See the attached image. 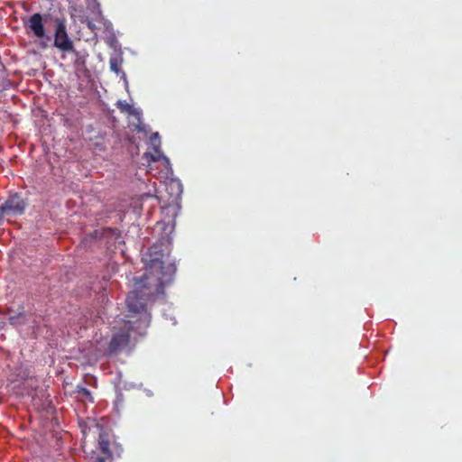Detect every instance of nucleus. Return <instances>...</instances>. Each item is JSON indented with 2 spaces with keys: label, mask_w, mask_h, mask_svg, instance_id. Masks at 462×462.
Here are the masks:
<instances>
[{
  "label": "nucleus",
  "mask_w": 462,
  "mask_h": 462,
  "mask_svg": "<svg viewBox=\"0 0 462 462\" xmlns=\"http://www.w3.org/2000/svg\"><path fill=\"white\" fill-rule=\"evenodd\" d=\"M174 273L173 265L165 266L161 259L152 258L146 265L143 275L134 279V290L127 295L125 303L130 313L128 318L137 316V319L122 320L120 327H114L106 350L108 355L116 354L126 346L132 331L141 334L148 327L151 316L146 310V303L152 296L162 291L164 286L171 282Z\"/></svg>",
  "instance_id": "1"
},
{
  "label": "nucleus",
  "mask_w": 462,
  "mask_h": 462,
  "mask_svg": "<svg viewBox=\"0 0 462 462\" xmlns=\"http://www.w3.org/2000/svg\"><path fill=\"white\" fill-rule=\"evenodd\" d=\"M55 32H54V41L53 46L59 49L62 52H70L76 51L74 49V43L72 40L69 37L67 32V24L64 18H55Z\"/></svg>",
  "instance_id": "2"
},
{
  "label": "nucleus",
  "mask_w": 462,
  "mask_h": 462,
  "mask_svg": "<svg viewBox=\"0 0 462 462\" xmlns=\"http://www.w3.org/2000/svg\"><path fill=\"white\" fill-rule=\"evenodd\" d=\"M24 26L32 32L34 37L45 40L46 42L51 41V37L46 34L43 17L40 13H35L31 15L28 20L24 22Z\"/></svg>",
  "instance_id": "3"
},
{
  "label": "nucleus",
  "mask_w": 462,
  "mask_h": 462,
  "mask_svg": "<svg viewBox=\"0 0 462 462\" xmlns=\"http://www.w3.org/2000/svg\"><path fill=\"white\" fill-rule=\"evenodd\" d=\"M26 207L24 200L17 194H14L8 198V199L0 206V211L3 214H23Z\"/></svg>",
  "instance_id": "4"
},
{
  "label": "nucleus",
  "mask_w": 462,
  "mask_h": 462,
  "mask_svg": "<svg viewBox=\"0 0 462 462\" xmlns=\"http://www.w3.org/2000/svg\"><path fill=\"white\" fill-rule=\"evenodd\" d=\"M123 63V58L120 55H115L109 59L110 69L116 74H122L125 76V72L121 69Z\"/></svg>",
  "instance_id": "5"
},
{
  "label": "nucleus",
  "mask_w": 462,
  "mask_h": 462,
  "mask_svg": "<svg viewBox=\"0 0 462 462\" xmlns=\"http://www.w3.org/2000/svg\"><path fill=\"white\" fill-rule=\"evenodd\" d=\"M75 393H77V398L80 401H88L90 402H94L90 391L81 385H78L76 387Z\"/></svg>",
  "instance_id": "6"
},
{
  "label": "nucleus",
  "mask_w": 462,
  "mask_h": 462,
  "mask_svg": "<svg viewBox=\"0 0 462 462\" xmlns=\"http://www.w3.org/2000/svg\"><path fill=\"white\" fill-rule=\"evenodd\" d=\"M98 448L100 451L107 456L108 457H111V452L109 449V441L106 439V434L101 433L98 438Z\"/></svg>",
  "instance_id": "7"
},
{
  "label": "nucleus",
  "mask_w": 462,
  "mask_h": 462,
  "mask_svg": "<svg viewBox=\"0 0 462 462\" xmlns=\"http://www.w3.org/2000/svg\"><path fill=\"white\" fill-rule=\"evenodd\" d=\"M151 143L153 146L156 145V143H158V144H160V139H159V134L158 133H154L153 134H152L151 136Z\"/></svg>",
  "instance_id": "8"
},
{
  "label": "nucleus",
  "mask_w": 462,
  "mask_h": 462,
  "mask_svg": "<svg viewBox=\"0 0 462 462\" xmlns=\"http://www.w3.org/2000/svg\"><path fill=\"white\" fill-rule=\"evenodd\" d=\"M176 186H177V195H179V193L180 192V185L179 183H176Z\"/></svg>",
  "instance_id": "9"
},
{
  "label": "nucleus",
  "mask_w": 462,
  "mask_h": 462,
  "mask_svg": "<svg viewBox=\"0 0 462 462\" xmlns=\"http://www.w3.org/2000/svg\"><path fill=\"white\" fill-rule=\"evenodd\" d=\"M97 462H106L104 457H97Z\"/></svg>",
  "instance_id": "10"
},
{
  "label": "nucleus",
  "mask_w": 462,
  "mask_h": 462,
  "mask_svg": "<svg viewBox=\"0 0 462 462\" xmlns=\"http://www.w3.org/2000/svg\"><path fill=\"white\" fill-rule=\"evenodd\" d=\"M152 161H157L158 159L154 156L152 157Z\"/></svg>",
  "instance_id": "11"
},
{
  "label": "nucleus",
  "mask_w": 462,
  "mask_h": 462,
  "mask_svg": "<svg viewBox=\"0 0 462 462\" xmlns=\"http://www.w3.org/2000/svg\"><path fill=\"white\" fill-rule=\"evenodd\" d=\"M42 46L45 48L47 46V44L42 42Z\"/></svg>",
  "instance_id": "12"
}]
</instances>
